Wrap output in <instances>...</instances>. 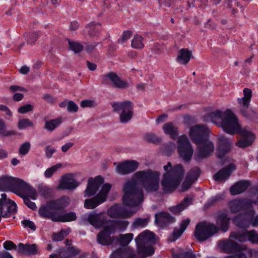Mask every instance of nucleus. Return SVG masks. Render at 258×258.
<instances>
[{"mask_svg":"<svg viewBox=\"0 0 258 258\" xmlns=\"http://www.w3.org/2000/svg\"><path fill=\"white\" fill-rule=\"evenodd\" d=\"M160 173L151 169L136 172L131 180L123 185V204L128 207L139 206L144 199L143 190L138 186L141 184L147 192H155L159 187Z\"/></svg>","mask_w":258,"mask_h":258,"instance_id":"f257e3e1","label":"nucleus"},{"mask_svg":"<svg viewBox=\"0 0 258 258\" xmlns=\"http://www.w3.org/2000/svg\"><path fill=\"white\" fill-rule=\"evenodd\" d=\"M203 119L206 122H212L221 127L223 131L228 134L234 135L238 134L241 135L243 139L237 143V145L240 148H245L248 147L254 141V134L240 127L236 116L229 109H226L225 111L220 110L212 111L204 115Z\"/></svg>","mask_w":258,"mask_h":258,"instance_id":"f03ea898","label":"nucleus"},{"mask_svg":"<svg viewBox=\"0 0 258 258\" xmlns=\"http://www.w3.org/2000/svg\"><path fill=\"white\" fill-rule=\"evenodd\" d=\"M163 168L166 172L163 175L161 185L165 193L173 192L183 179L184 170L183 165L179 164L172 167V164L168 162Z\"/></svg>","mask_w":258,"mask_h":258,"instance_id":"7ed1b4c3","label":"nucleus"},{"mask_svg":"<svg viewBox=\"0 0 258 258\" xmlns=\"http://www.w3.org/2000/svg\"><path fill=\"white\" fill-rule=\"evenodd\" d=\"M219 230V227L214 224L202 222L197 224L194 231V235L199 241H204L218 233Z\"/></svg>","mask_w":258,"mask_h":258,"instance_id":"20e7f679","label":"nucleus"},{"mask_svg":"<svg viewBox=\"0 0 258 258\" xmlns=\"http://www.w3.org/2000/svg\"><path fill=\"white\" fill-rule=\"evenodd\" d=\"M111 106L114 112H118L121 111L119 114L121 123H126L132 119L133 116L134 104L131 101L114 102L111 103Z\"/></svg>","mask_w":258,"mask_h":258,"instance_id":"39448f33","label":"nucleus"},{"mask_svg":"<svg viewBox=\"0 0 258 258\" xmlns=\"http://www.w3.org/2000/svg\"><path fill=\"white\" fill-rule=\"evenodd\" d=\"M177 147L179 157L184 162H189L193 155L194 149L186 135H181L178 138L177 141Z\"/></svg>","mask_w":258,"mask_h":258,"instance_id":"423d86ee","label":"nucleus"},{"mask_svg":"<svg viewBox=\"0 0 258 258\" xmlns=\"http://www.w3.org/2000/svg\"><path fill=\"white\" fill-rule=\"evenodd\" d=\"M116 231L114 220H108L104 226L103 230L98 234V243L103 245H113L115 236L110 235Z\"/></svg>","mask_w":258,"mask_h":258,"instance_id":"0eeeda50","label":"nucleus"},{"mask_svg":"<svg viewBox=\"0 0 258 258\" xmlns=\"http://www.w3.org/2000/svg\"><path fill=\"white\" fill-rule=\"evenodd\" d=\"M17 212V206L16 203L8 198L6 194H2L0 199V214L1 216L5 218H10Z\"/></svg>","mask_w":258,"mask_h":258,"instance_id":"6e6552de","label":"nucleus"},{"mask_svg":"<svg viewBox=\"0 0 258 258\" xmlns=\"http://www.w3.org/2000/svg\"><path fill=\"white\" fill-rule=\"evenodd\" d=\"M189 135L192 141L197 146L210 140L207 128L204 125L199 124L191 127Z\"/></svg>","mask_w":258,"mask_h":258,"instance_id":"1a4fd4ad","label":"nucleus"},{"mask_svg":"<svg viewBox=\"0 0 258 258\" xmlns=\"http://www.w3.org/2000/svg\"><path fill=\"white\" fill-rule=\"evenodd\" d=\"M253 202L247 199H240L230 201L228 205L232 213H237L241 211L251 209Z\"/></svg>","mask_w":258,"mask_h":258,"instance_id":"9d476101","label":"nucleus"},{"mask_svg":"<svg viewBox=\"0 0 258 258\" xmlns=\"http://www.w3.org/2000/svg\"><path fill=\"white\" fill-rule=\"evenodd\" d=\"M108 215L114 218H127L132 216L134 212L128 210L121 204H116L111 206L108 210Z\"/></svg>","mask_w":258,"mask_h":258,"instance_id":"9b49d317","label":"nucleus"},{"mask_svg":"<svg viewBox=\"0 0 258 258\" xmlns=\"http://www.w3.org/2000/svg\"><path fill=\"white\" fill-rule=\"evenodd\" d=\"M80 185L72 173L66 174L62 176L57 186V188L62 190H72L76 188Z\"/></svg>","mask_w":258,"mask_h":258,"instance_id":"f8f14e48","label":"nucleus"},{"mask_svg":"<svg viewBox=\"0 0 258 258\" xmlns=\"http://www.w3.org/2000/svg\"><path fill=\"white\" fill-rule=\"evenodd\" d=\"M251 209L239 214L232 219L233 223L241 228H246L251 225Z\"/></svg>","mask_w":258,"mask_h":258,"instance_id":"ddd939ff","label":"nucleus"},{"mask_svg":"<svg viewBox=\"0 0 258 258\" xmlns=\"http://www.w3.org/2000/svg\"><path fill=\"white\" fill-rule=\"evenodd\" d=\"M175 222V218L169 213L161 211L155 214L154 223L161 228L165 227Z\"/></svg>","mask_w":258,"mask_h":258,"instance_id":"4468645a","label":"nucleus"},{"mask_svg":"<svg viewBox=\"0 0 258 258\" xmlns=\"http://www.w3.org/2000/svg\"><path fill=\"white\" fill-rule=\"evenodd\" d=\"M31 189V185L23 180L17 177H14L11 191L16 195L22 197L23 192Z\"/></svg>","mask_w":258,"mask_h":258,"instance_id":"2eb2a0df","label":"nucleus"},{"mask_svg":"<svg viewBox=\"0 0 258 258\" xmlns=\"http://www.w3.org/2000/svg\"><path fill=\"white\" fill-rule=\"evenodd\" d=\"M198 153L195 155L196 160L208 157L214 152V145L213 143L209 140L198 145Z\"/></svg>","mask_w":258,"mask_h":258,"instance_id":"dca6fc26","label":"nucleus"},{"mask_svg":"<svg viewBox=\"0 0 258 258\" xmlns=\"http://www.w3.org/2000/svg\"><path fill=\"white\" fill-rule=\"evenodd\" d=\"M231 150V144L229 140L224 136L218 138V147L216 155L218 158L222 159Z\"/></svg>","mask_w":258,"mask_h":258,"instance_id":"f3484780","label":"nucleus"},{"mask_svg":"<svg viewBox=\"0 0 258 258\" xmlns=\"http://www.w3.org/2000/svg\"><path fill=\"white\" fill-rule=\"evenodd\" d=\"M219 246L226 253H235L243 249V247L230 240H223L219 242Z\"/></svg>","mask_w":258,"mask_h":258,"instance_id":"a211bd4d","label":"nucleus"},{"mask_svg":"<svg viewBox=\"0 0 258 258\" xmlns=\"http://www.w3.org/2000/svg\"><path fill=\"white\" fill-rule=\"evenodd\" d=\"M70 203V199L67 196L48 201V207L53 210L61 211L67 208Z\"/></svg>","mask_w":258,"mask_h":258,"instance_id":"6ab92c4d","label":"nucleus"},{"mask_svg":"<svg viewBox=\"0 0 258 258\" xmlns=\"http://www.w3.org/2000/svg\"><path fill=\"white\" fill-rule=\"evenodd\" d=\"M18 253L20 255H34L37 254L39 251L36 244L19 243L18 244Z\"/></svg>","mask_w":258,"mask_h":258,"instance_id":"aec40b11","label":"nucleus"},{"mask_svg":"<svg viewBox=\"0 0 258 258\" xmlns=\"http://www.w3.org/2000/svg\"><path fill=\"white\" fill-rule=\"evenodd\" d=\"M236 169L235 165L230 164L227 167H224L218 171L214 175V179L218 182H221L227 179L231 175L233 171Z\"/></svg>","mask_w":258,"mask_h":258,"instance_id":"412c9836","label":"nucleus"},{"mask_svg":"<svg viewBox=\"0 0 258 258\" xmlns=\"http://www.w3.org/2000/svg\"><path fill=\"white\" fill-rule=\"evenodd\" d=\"M79 224L82 226H87L91 224L97 229V210H94L89 213L88 215L87 214L82 215L79 220Z\"/></svg>","mask_w":258,"mask_h":258,"instance_id":"4be33fe9","label":"nucleus"},{"mask_svg":"<svg viewBox=\"0 0 258 258\" xmlns=\"http://www.w3.org/2000/svg\"><path fill=\"white\" fill-rule=\"evenodd\" d=\"M136 242L137 252L143 258H146L154 253L155 250L153 247V244L144 243V242Z\"/></svg>","mask_w":258,"mask_h":258,"instance_id":"5701e85b","label":"nucleus"},{"mask_svg":"<svg viewBox=\"0 0 258 258\" xmlns=\"http://www.w3.org/2000/svg\"><path fill=\"white\" fill-rule=\"evenodd\" d=\"M53 210L48 207V202H47L45 206H41L38 211L39 216L43 218L50 219L53 222H56L58 213L51 211Z\"/></svg>","mask_w":258,"mask_h":258,"instance_id":"b1692460","label":"nucleus"},{"mask_svg":"<svg viewBox=\"0 0 258 258\" xmlns=\"http://www.w3.org/2000/svg\"><path fill=\"white\" fill-rule=\"evenodd\" d=\"M250 185V182L246 180H240L235 183L230 188V194L233 196L239 195L245 191Z\"/></svg>","mask_w":258,"mask_h":258,"instance_id":"393cba45","label":"nucleus"},{"mask_svg":"<svg viewBox=\"0 0 258 258\" xmlns=\"http://www.w3.org/2000/svg\"><path fill=\"white\" fill-rule=\"evenodd\" d=\"M106 76L111 81L113 86L115 88L125 89L130 86L126 81L122 80L115 73L110 72L107 74Z\"/></svg>","mask_w":258,"mask_h":258,"instance_id":"a878e982","label":"nucleus"},{"mask_svg":"<svg viewBox=\"0 0 258 258\" xmlns=\"http://www.w3.org/2000/svg\"><path fill=\"white\" fill-rule=\"evenodd\" d=\"M136 242L155 244L156 242V235L153 232L146 230L138 236Z\"/></svg>","mask_w":258,"mask_h":258,"instance_id":"bb28decb","label":"nucleus"},{"mask_svg":"<svg viewBox=\"0 0 258 258\" xmlns=\"http://www.w3.org/2000/svg\"><path fill=\"white\" fill-rule=\"evenodd\" d=\"M136 254L128 248H119L113 251L110 258H135Z\"/></svg>","mask_w":258,"mask_h":258,"instance_id":"cd10ccee","label":"nucleus"},{"mask_svg":"<svg viewBox=\"0 0 258 258\" xmlns=\"http://www.w3.org/2000/svg\"><path fill=\"white\" fill-rule=\"evenodd\" d=\"M192 56V52L188 48H182L178 53L176 61L180 64H187Z\"/></svg>","mask_w":258,"mask_h":258,"instance_id":"c85d7f7f","label":"nucleus"},{"mask_svg":"<svg viewBox=\"0 0 258 258\" xmlns=\"http://www.w3.org/2000/svg\"><path fill=\"white\" fill-rule=\"evenodd\" d=\"M192 199L188 196L185 197L183 200L177 205L169 208L171 212L174 214H179L188 206L192 204Z\"/></svg>","mask_w":258,"mask_h":258,"instance_id":"c756f323","label":"nucleus"},{"mask_svg":"<svg viewBox=\"0 0 258 258\" xmlns=\"http://www.w3.org/2000/svg\"><path fill=\"white\" fill-rule=\"evenodd\" d=\"M97 191V176L94 178L90 177L88 179L87 186L84 192V197H89L94 195Z\"/></svg>","mask_w":258,"mask_h":258,"instance_id":"7c9ffc66","label":"nucleus"},{"mask_svg":"<svg viewBox=\"0 0 258 258\" xmlns=\"http://www.w3.org/2000/svg\"><path fill=\"white\" fill-rule=\"evenodd\" d=\"M230 218L225 213L220 214L217 219V224L219 226V230L226 232L229 227Z\"/></svg>","mask_w":258,"mask_h":258,"instance_id":"2f4dec72","label":"nucleus"},{"mask_svg":"<svg viewBox=\"0 0 258 258\" xmlns=\"http://www.w3.org/2000/svg\"><path fill=\"white\" fill-rule=\"evenodd\" d=\"M14 177L3 175L0 177V191H11Z\"/></svg>","mask_w":258,"mask_h":258,"instance_id":"473e14b6","label":"nucleus"},{"mask_svg":"<svg viewBox=\"0 0 258 258\" xmlns=\"http://www.w3.org/2000/svg\"><path fill=\"white\" fill-rule=\"evenodd\" d=\"M111 187L112 185L109 183H106L102 186L100 190L98 192V206L106 201Z\"/></svg>","mask_w":258,"mask_h":258,"instance_id":"72a5a7b5","label":"nucleus"},{"mask_svg":"<svg viewBox=\"0 0 258 258\" xmlns=\"http://www.w3.org/2000/svg\"><path fill=\"white\" fill-rule=\"evenodd\" d=\"M133 233L120 234L118 237H114L113 244H119L121 246H126L133 239Z\"/></svg>","mask_w":258,"mask_h":258,"instance_id":"f704fd0d","label":"nucleus"},{"mask_svg":"<svg viewBox=\"0 0 258 258\" xmlns=\"http://www.w3.org/2000/svg\"><path fill=\"white\" fill-rule=\"evenodd\" d=\"M80 250L77 247L72 246L67 247L60 252L61 258H73L80 253Z\"/></svg>","mask_w":258,"mask_h":258,"instance_id":"c9c22d12","label":"nucleus"},{"mask_svg":"<svg viewBox=\"0 0 258 258\" xmlns=\"http://www.w3.org/2000/svg\"><path fill=\"white\" fill-rule=\"evenodd\" d=\"M164 133L169 135L171 138L175 139L178 134L177 127L174 126L172 122L165 123L163 126Z\"/></svg>","mask_w":258,"mask_h":258,"instance_id":"e433bc0d","label":"nucleus"},{"mask_svg":"<svg viewBox=\"0 0 258 258\" xmlns=\"http://www.w3.org/2000/svg\"><path fill=\"white\" fill-rule=\"evenodd\" d=\"M62 122V118L59 117L55 119H51L45 121L44 128L48 132H52L58 127Z\"/></svg>","mask_w":258,"mask_h":258,"instance_id":"4c0bfd02","label":"nucleus"},{"mask_svg":"<svg viewBox=\"0 0 258 258\" xmlns=\"http://www.w3.org/2000/svg\"><path fill=\"white\" fill-rule=\"evenodd\" d=\"M77 219L76 214L74 212H70L64 214L58 213L56 222H72Z\"/></svg>","mask_w":258,"mask_h":258,"instance_id":"58836bf2","label":"nucleus"},{"mask_svg":"<svg viewBox=\"0 0 258 258\" xmlns=\"http://www.w3.org/2000/svg\"><path fill=\"white\" fill-rule=\"evenodd\" d=\"M247 230L240 231H233L230 234V237L240 242L247 241Z\"/></svg>","mask_w":258,"mask_h":258,"instance_id":"ea45409f","label":"nucleus"},{"mask_svg":"<svg viewBox=\"0 0 258 258\" xmlns=\"http://www.w3.org/2000/svg\"><path fill=\"white\" fill-rule=\"evenodd\" d=\"M6 128L7 125L5 121L0 118V134L5 137L17 135L16 131L13 130L7 131Z\"/></svg>","mask_w":258,"mask_h":258,"instance_id":"a19ab883","label":"nucleus"},{"mask_svg":"<svg viewBox=\"0 0 258 258\" xmlns=\"http://www.w3.org/2000/svg\"><path fill=\"white\" fill-rule=\"evenodd\" d=\"M201 175V169L198 167H195L190 169L187 174L186 178L195 182Z\"/></svg>","mask_w":258,"mask_h":258,"instance_id":"79ce46f5","label":"nucleus"},{"mask_svg":"<svg viewBox=\"0 0 258 258\" xmlns=\"http://www.w3.org/2000/svg\"><path fill=\"white\" fill-rule=\"evenodd\" d=\"M144 38L140 35L136 34L134 36L131 43V46L133 48L136 49H142L144 47L143 42Z\"/></svg>","mask_w":258,"mask_h":258,"instance_id":"37998d69","label":"nucleus"},{"mask_svg":"<svg viewBox=\"0 0 258 258\" xmlns=\"http://www.w3.org/2000/svg\"><path fill=\"white\" fill-rule=\"evenodd\" d=\"M24 36L28 44H33L39 37V32H27Z\"/></svg>","mask_w":258,"mask_h":258,"instance_id":"c03bdc74","label":"nucleus"},{"mask_svg":"<svg viewBox=\"0 0 258 258\" xmlns=\"http://www.w3.org/2000/svg\"><path fill=\"white\" fill-rule=\"evenodd\" d=\"M144 139L149 143H153L154 144H159L161 139L157 137L155 134L152 133H147L144 136Z\"/></svg>","mask_w":258,"mask_h":258,"instance_id":"a18cd8bd","label":"nucleus"},{"mask_svg":"<svg viewBox=\"0 0 258 258\" xmlns=\"http://www.w3.org/2000/svg\"><path fill=\"white\" fill-rule=\"evenodd\" d=\"M34 123L29 118L20 119L18 123L19 130H23L28 127H33Z\"/></svg>","mask_w":258,"mask_h":258,"instance_id":"49530a36","label":"nucleus"},{"mask_svg":"<svg viewBox=\"0 0 258 258\" xmlns=\"http://www.w3.org/2000/svg\"><path fill=\"white\" fill-rule=\"evenodd\" d=\"M97 207V195L92 199H86L84 203V207L87 209H93Z\"/></svg>","mask_w":258,"mask_h":258,"instance_id":"de8ad7c7","label":"nucleus"},{"mask_svg":"<svg viewBox=\"0 0 258 258\" xmlns=\"http://www.w3.org/2000/svg\"><path fill=\"white\" fill-rule=\"evenodd\" d=\"M246 233L247 241H249L252 243H258V233H256L255 230H247Z\"/></svg>","mask_w":258,"mask_h":258,"instance_id":"09e8293b","label":"nucleus"},{"mask_svg":"<svg viewBox=\"0 0 258 258\" xmlns=\"http://www.w3.org/2000/svg\"><path fill=\"white\" fill-rule=\"evenodd\" d=\"M148 223V219L147 218H139L136 219L133 223V227L134 228L139 227L145 228Z\"/></svg>","mask_w":258,"mask_h":258,"instance_id":"8fccbe9b","label":"nucleus"},{"mask_svg":"<svg viewBox=\"0 0 258 258\" xmlns=\"http://www.w3.org/2000/svg\"><path fill=\"white\" fill-rule=\"evenodd\" d=\"M69 45L70 49L75 53L81 52L84 48V46L80 43L70 40H69Z\"/></svg>","mask_w":258,"mask_h":258,"instance_id":"3c124183","label":"nucleus"},{"mask_svg":"<svg viewBox=\"0 0 258 258\" xmlns=\"http://www.w3.org/2000/svg\"><path fill=\"white\" fill-rule=\"evenodd\" d=\"M3 246L4 248L5 249L4 250L5 251H12V250H17L18 252V245H17L16 244L14 243V242L11 240H6L5 241L3 244Z\"/></svg>","mask_w":258,"mask_h":258,"instance_id":"603ef678","label":"nucleus"},{"mask_svg":"<svg viewBox=\"0 0 258 258\" xmlns=\"http://www.w3.org/2000/svg\"><path fill=\"white\" fill-rule=\"evenodd\" d=\"M116 230L120 232L124 231L129 224L127 221L123 220H114Z\"/></svg>","mask_w":258,"mask_h":258,"instance_id":"864d4df0","label":"nucleus"},{"mask_svg":"<svg viewBox=\"0 0 258 258\" xmlns=\"http://www.w3.org/2000/svg\"><path fill=\"white\" fill-rule=\"evenodd\" d=\"M69 232L64 230H61L59 232L53 233L52 236V239L54 241H62L64 237L67 236Z\"/></svg>","mask_w":258,"mask_h":258,"instance_id":"5fc2aeb1","label":"nucleus"},{"mask_svg":"<svg viewBox=\"0 0 258 258\" xmlns=\"http://www.w3.org/2000/svg\"><path fill=\"white\" fill-rule=\"evenodd\" d=\"M96 24L94 22H92L88 24L85 27V31L87 32L90 36H94L96 34Z\"/></svg>","mask_w":258,"mask_h":258,"instance_id":"6e6d98bb","label":"nucleus"},{"mask_svg":"<svg viewBox=\"0 0 258 258\" xmlns=\"http://www.w3.org/2000/svg\"><path fill=\"white\" fill-rule=\"evenodd\" d=\"M61 167L60 163L56 164L48 168H47L45 172L44 176L46 178H50L53 173L59 168Z\"/></svg>","mask_w":258,"mask_h":258,"instance_id":"4d7b16f0","label":"nucleus"},{"mask_svg":"<svg viewBox=\"0 0 258 258\" xmlns=\"http://www.w3.org/2000/svg\"><path fill=\"white\" fill-rule=\"evenodd\" d=\"M31 144L29 142H26L23 143L19 149V154L21 155L27 154L30 150Z\"/></svg>","mask_w":258,"mask_h":258,"instance_id":"13d9d810","label":"nucleus"},{"mask_svg":"<svg viewBox=\"0 0 258 258\" xmlns=\"http://www.w3.org/2000/svg\"><path fill=\"white\" fill-rule=\"evenodd\" d=\"M125 163L128 174L136 171L139 166L138 162L135 160L126 161Z\"/></svg>","mask_w":258,"mask_h":258,"instance_id":"bf43d9fd","label":"nucleus"},{"mask_svg":"<svg viewBox=\"0 0 258 258\" xmlns=\"http://www.w3.org/2000/svg\"><path fill=\"white\" fill-rule=\"evenodd\" d=\"M24 203L30 209H31L32 210H36L37 209V206L35 204V203L33 202H32L30 201L29 198L25 196L24 195H22V197Z\"/></svg>","mask_w":258,"mask_h":258,"instance_id":"052dcab7","label":"nucleus"},{"mask_svg":"<svg viewBox=\"0 0 258 258\" xmlns=\"http://www.w3.org/2000/svg\"><path fill=\"white\" fill-rule=\"evenodd\" d=\"M164 151L167 155H170L175 148V144L173 142H168L163 145Z\"/></svg>","mask_w":258,"mask_h":258,"instance_id":"680f3d73","label":"nucleus"},{"mask_svg":"<svg viewBox=\"0 0 258 258\" xmlns=\"http://www.w3.org/2000/svg\"><path fill=\"white\" fill-rule=\"evenodd\" d=\"M133 34V32L131 30H126L123 31L121 37L119 38L117 40L118 43H123L126 41L128 40Z\"/></svg>","mask_w":258,"mask_h":258,"instance_id":"e2e57ef3","label":"nucleus"},{"mask_svg":"<svg viewBox=\"0 0 258 258\" xmlns=\"http://www.w3.org/2000/svg\"><path fill=\"white\" fill-rule=\"evenodd\" d=\"M33 109V105L30 104H26L19 107L18 109V112L20 113L25 114L28 112L32 111Z\"/></svg>","mask_w":258,"mask_h":258,"instance_id":"0e129e2a","label":"nucleus"},{"mask_svg":"<svg viewBox=\"0 0 258 258\" xmlns=\"http://www.w3.org/2000/svg\"><path fill=\"white\" fill-rule=\"evenodd\" d=\"M223 199V195L218 194L214 197L211 198L207 202L206 205L208 207H210L216 203L217 202L222 200Z\"/></svg>","mask_w":258,"mask_h":258,"instance_id":"69168bd1","label":"nucleus"},{"mask_svg":"<svg viewBox=\"0 0 258 258\" xmlns=\"http://www.w3.org/2000/svg\"><path fill=\"white\" fill-rule=\"evenodd\" d=\"M21 224L24 228H29L33 231L36 230V227L34 223L29 219H24L21 221Z\"/></svg>","mask_w":258,"mask_h":258,"instance_id":"338daca9","label":"nucleus"},{"mask_svg":"<svg viewBox=\"0 0 258 258\" xmlns=\"http://www.w3.org/2000/svg\"><path fill=\"white\" fill-rule=\"evenodd\" d=\"M116 170L118 173L123 175L128 174L125 162L119 164L116 167Z\"/></svg>","mask_w":258,"mask_h":258,"instance_id":"774afa93","label":"nucleus"}]
</instances>
